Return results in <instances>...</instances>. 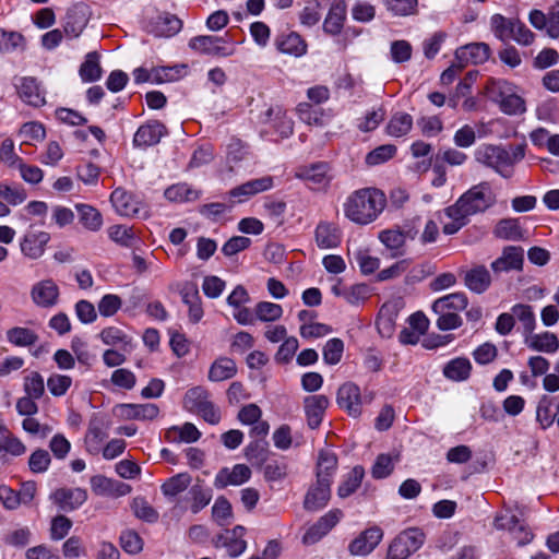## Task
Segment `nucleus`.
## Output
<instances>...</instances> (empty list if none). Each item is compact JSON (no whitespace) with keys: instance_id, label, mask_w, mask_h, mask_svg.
<instances>
[{"instance_id":"36","label":"nucleus","mask_w":559,"mask_h":559,"mask_svg":"<svg viewBox=\"0 0 559 559\" xmlns=\"http://www.w3.org/2000/svg\"><path fill=\"white\" fill-rule=\"evenodd\" d=\"M472 365L466 358H455L448 362L443 369L444 376L453 381H463L469 377Z\"/></svg>"},{"instance_id":"23","label":"nucleus","mask_w":559,"mask_h":559,"mask_svg":"<svg viewBox=\"0 0 559 559\" xmlns=\"http://www.w3.org/2000/svg\"><path fill=\"white\" fill-rule=\"evenodd\" d=\"M120 415L128 420H153L159 414L156 404H121L118 406Z\"/></svg>"},{"instance_id":"26","label":"nucleus","mask_w":559,"mask_h":559,"mask_svg":"<svg viewBox=\"0 0 559 559\" xmlns=\"http://www.w3.org/2000/svg\"><path fill=\"white\" fill-rule=\"evenodd\" d=\"M50 236L46 231L27 234L21 242V250L26 257L38 259L44 254Z\"/></svg>"},{"instance_id":"16","label":"nucleus","mask_w":559,"mask_h":559,"mask_svg":"<svg viewBox=\"0 0 559 559\" xmlns=\"http://www.w3.org/2000/svg\"><path fill=\"white\" fill-rule=\"evenodd\" d=\"M51 499L63 511L79 509L86 500L87 492L83 488H59L53 491Z\"/></svg>"},{"instance_id":"35","label":"nucleus","mask_w":559,"mask_h":559,"mask_svg":"<svg viewBox=\"0 0 559 559\" xmlns=\"http://www.w3.org/2000/svg\"><path fill=\"white\" fill-rule=\"evenodd\" d=\"M166 437L171 441L191 443L200 439L201 432L193 424L186 423L182 426H174L169 428Z\"/></svg>"},{"instance_id":"47","label":"nucleus","mask_w":559,"mask_h":559,"mask_svg":"<svg viewBox=\"0 0 559 559\" xmlns=\"http://www.w3.org/2000/svg\"><path fill=\"white\" fill-rule=\"evenodd\" d=\"M181 21L175 15H160L156 21L155 32L157 36L170 37L181 29Z\"/></svg>"},{"instance_id":"62","label":"nucleus","mask_w":559,"mask_h":559,"mask_svg":"<svg viewBox=\"0 0 559 559\" xmlns=\"http://www.w3.org/2000/svg\"><path fill=\"white\" fill-rule=\"evenodd\" d=\"M324 9L322 0H313L300 13V22L304 25L312 26L321 19V11Z\"/></svg>"},{"instance_id":"15","label":"nucleus","mask_w":559,"mask_h":559,"mask_svg":"<svg viewBox=\"0 0 559 559\" xmlns=\"http://www.w3.org/2000/svg\"><path fill=\"white\" fill-rule=\"evenodd\" d=\"M324 9L328 8L329 12L323 23V29L330 35H337L341 33L346 16V5L342 0H322Z\"/></svg>"},{"instance_id":"6","label":"nucleus","mask_w":559,"mask_h":559,"mask_svg":"<svg viewBox=\"0 0 559 559\" xmlns=\"http://www.w3.org/2000/svg\"><path fill=\"white\" fill-rule=\"evenodd\" d=\"M189 47L203 55L214 57H229L235 53V47L229 45L224 37L200 35L189 40Z\"/></svg>"},{"instance_id":"19","label":"nucleus","mask_w":559,"mask_h":559,"mask_svg":"<svg viewBox=\"0 0 559 559\" xmlns=\"http://www.w3.org/2000/svg\"><path fill=\"white\" fill-rule=\"evenodd\" d=\"M165 126L158 121H151L141 126L134 136L133 144L136 147H147L157 144L165 135Z\"/></svg>"},{"instance_id":"61","label":"nucleus","mask_w":559,"mask_h":559,"mask_svg":"<svg viewBox=\"0 0 559 559\" xmlns=\"http://www.w3.org/2000/svg\"><path fill=\"white\" fill-rule=\"evenodd\" d=\"M120 545L122 549L131 555L139 554L143 549V540L134 531L127 530L121 533Z\"/></svg>"},{"instance_id":"37","label":"nucleus","mask_w":559,"mask_h":559,"mask_svg":"<svg viewBox=\"0 0 559 559\" xmlns=\"http://www.w3.org/2000/svg\"><path fill=\"white\" fill-rule=\"evenodd\" d=\"M413 127V118L405 112L394 114L386 124V132L391 136H403L407 134Z\"/></svg>"},{"instance_id":"21","label":"nucleus","mask_w":559,"mask_h":559,"mask_svg":"<svg viewBox=\"0 0 559 559\" xmlns=\"http://www.w3.org/2000/svg\"><path fill=\"white\" fill-rule=\"evenodd\" d=\"M490 53L489 46L484 43H474L462 46L456 49L455 57L464 66L479 64L488 60Z\"/></svg>"},{"instance_id":"5","label":"nucleus","mask_w":559,"mask_h":559,"mask_svg":"<svg viewBox=\"0 0 559 559\" xmlns=\"http://www.w3.org/2000/svg\"><path fill=\"white\" fill-rule=\"evenodd\" d=\"M110 203L120 216L147 218L148 209L145 203L122 188H117L110 194Z\"/></svg>"},{"instance_id":"34","label":"nucleus","mask_w":559,"mask_h":559,"mask_svg":"<svg viewBox=\"0 0 559 559\" xmlns=\"http://www.w3.org/2000/svg\"><path fill=\"white\" fill-rule=\"evenodd\" d=\"M187 66L156 67L151 69L152 83L162 84L174 82L186 75Z\"/></svg>"},{"instance_id":"3","label":"nucleus","mask_w":559,"mask_h":559,"mask_svg":"<svg viewBox=\"0 0 559 559\" xmlns=\"http://www.w3.org/2000/svg\"><path fill=\"white\" fill-rule=\"evenodd\" d=\"M495 202L490 187L486 182H481L472 187L459 200L451 205L452 212L461 214L464 218L468 219L469 216L486 211Z\"/></svg>"},{"instance_id":"58","label":"nucleus","mask_w":559,"mask_h":559,"mask_svg":"<svg viewBox=\"0 0 559 559\" xmlns=\"http://www.w3.org/2000/svg\"><path fill=\"white\" fill-rule=\"evenodd\" d=\"M190 484V476L187 474H178L169 478L162 486V491L165 496L174 497L188 488Z\"/></svg>"},{"instance_id":"56","label":"nucleus","mask_w":559,"mask_h":559,"mask_svg":"<svg viewBox=\"0 0 559 559\" xmlns=\"http://www.w3.org/2000/svg\"><path fill=\"white\" fill-rule=\"evenodd\" d=\"M388 11L394 16H408L415 14L417 0H383Z\"/></svg>"},{"instance_id":"46","label":"nucleus","mask_w":559,"mask_h":559,"mask_svg":"<svg viewBox=\"0 0 559 559\" xmlns=\"http://www.w3.org/2000/svg\"><path fill=\"white\" fill-rule=\"evenodd\" d=\"M102 70L96 52H88L80 68V75L84 82H94L100 78Z\"/></svg>"},{"instance_id":"27","label":"nucleus","mask_w":559,"mask_h":559,"mask_svg":"<svg viewBox=\"0 0 559 559\" xmlns=\"http://www.w3.org/2000/svg\"><path fill=\"white\" fill-rule=\"evenodd\" d=\"M525 344L533 350L543 352L546 354H552L559 349V340L556 334L550 332H543L537 334L532 332L526 335Z\"/></svg>"},{"instance_id":"60","label":"nucleus","mask_w":559,"mask_h":559,"mask_svg":"<svg viewBox=\"0 0 559 559\" xmlns=\"http://www.w3.org/2000/svg\"><path fill=\"white\" fill-rule=\"evenodd\" d=\"M74 212L63 205H53L50 210L51 224L64 228L74 222Z\"/></svg>"},{"instance_id":"18","label":"nucleus","mask_w":559,"mask_h":559,"mask_svg":"<svg viewBox=\"0 0 559 559\" xmlns=\"http://www.w3.org/2000/svg\"><path fill=\"white\" fill-rule=\"evenodd\" d=\"M31 296L37 306L49 308L57 304L59 288L52 280H44L32 287Z\"/></svg>"},{"instance_id":"4","label":"nucleus","mask_w":559,"mask_h":559,"mask_svg":"<svg viewBox=\"0 0 559 559\" xmlns=\"http://www.w3.org/2000/svg\"><path fill=\"white\" fill-rule=\"evenodd\" d=\"M425 542V534L418 528L401 532L389 545L385 559H407Z\"/></svg>"},{"instance_id":"57","label":"nucleus","mask_w":559,"mask_h":559,"mask_svg":"<svg viewBox=\"0 0 559 559\" xmlns=\"http://www.w3.org/2000/svg\"><path fill=\"white\" fill-rule=\"evenodd\" d=\"M10 343L16 346H29L36 343L37 335L26 328H13L7 333Z\"/></svg>"},{"instance_id":"53","label":"nucleus","mask_w":559,"mask_h":559,"mask_svg":"<svg viewBox=\"0 0 559 559\" xmlns=\"http://www.w3.org/2000/svg\"><path fill=\"white\" fill-rule=\"evenodd\" d=\"M343 353L344 342L341 338H331L323 346V360L328 365H336L341 361Z\"/></svg>"},{"instance_id":"32","label":"nucleus","mask_w":559,"mask_h":559,"mask_svg":"<svg viewBox=\"0 0 559 559\" xmlns=\"http://www.w3.org/2000/svg\"><path fill=\"white\" fill-rule=\"evenodd\" d=\"M237 372L236 362L228 357H219L210 367L207 378L212 382L231 379Z\"/></svg>"},{"instance_id":"63","label":"nucleus","mask_w":559,"mask_h":559,"mask_svg":"<svg viewBox=\"0 0 559 559\" xmlns=\"http://www.w3.org/2000/svg\"><path fill=\"white\" fill-rule=\"evenodd\" d=\"M23 430L31 435L38 437L40 439L47 438L52 432V427L47 424H40L34 417H26L22 421Z\"/></svg>"},{"instance_id":"50","label":"nucleus","mask_w":559,"mask_h":559,"mask_svg":"<svg viewBox=\"0 0 559 559\" xmlns=\"http://www.w3.org/2000/svg\"><path fill=\"white\" fill-rule=\"evenodd\" d=\"M513 90L514 86L511 83L497 79H490L485 86L488 97L497 104Z\"/></svg>"},{"instance_id":"41","label":"nucleus","mask_w":559,"mask_h":559,"mask_svg":"<svg viewBox=\"0 0 559 559\" xmlns=\"http://www.w3.org/2000/svg\"><path fill=\"white\" fill-rule=\"evenodd\" d=\"M165 198L173 202H189L199 198V192L187 183L173 185L165 190Z\"/></svg>"},{"instance_id":"44","label":"nucleus","mask_w":559,"mask_h":559,"mask_svg":"<svg viewBox=\"0 0 559 559\" xmlns=\"http://www.w3.org/2000/svg\"><path fill=\"white\" fill-rule=\"evenodd\" d=\"M47 389L55 397H61L67 394L72 385V378L67 374L51 373L47 379Z\"/></svg>"},{"instance_id":"29","label":"nucleus","mask_w":559,"mask_h":559,"mask_svg":"<svg viewBox=\"0 0 559 559\" xmlns=\"http://www.w3.org/2000/svg\"><path fill=\"white\" fill-rule=\"evenodd\" d=\"M80 224L87 230L96 233L102 229L104 219L102 213L94 206L85 203H76Z\"/></svg>"},{"instance_id":"42","label":"nucleus","mask_w":559,"mask_h":559,"mask_svg":"<svg viewBox=\"0 0 559 559\" xmlns=\"http://www.w3.org/2000/svg\"><path fill=\"white\" fill-rule=\"evenodd\" d=\"M210 393L202 386L190 389L185 395V406L191 412H198L210 402Z\"/></svg>"},{"instance_id":"17","label":"nucleus","mask_w":559,"mask_h":559,"mask_svg":"<svg viewBox=\"0 0 559 559\" xmlns=\"http://www.w3.org/2000/svg\"><path fill=\"white\" fill-rule=\"evenodd\" d=\"M330 498L331 483L316 479L306 493L304 507L309 511H317L325 507Z\"/></svg>"},{"instance_id":"25","label":"nucleus","mask_w":559,"mask_h":559,"mask_svg":"<svg viewBox=\"0 0 559 559\" xmlns=\"http://www.w3.org/2000/svg\"><path fill=\"white\" fill-rule=\"evenodd\" d=\"M337 456L332 450H320L316 466L317 479L332 484L333 476L337 469Z\"/></svg>"},{"instance_id":"2","label":"nucleus","mask_w":559,"mask_h":559,"mask_svg":"<svg viewBox=\"0 0 559 559\" xmlns=\"http://www.w3.org/2000/svg\"><path fill=\"white\" fill-rule=\"evenodd\" d=\"M526 144L500 145L487 144L480 146L475 154L476 160L489 168H492L503 178H511L514 174V165L525 156Z\"/></svg>"},{"instance_id":"12","label":"nucleus","mask_w":559,"mask_h":559,"mask_svg":"<svg viewBox=\"0 0 559 559\" xmlns=\"http://www.w3.org/2000/svg\"><path fill=\"white\" fill-rule=\"evenodd\" d=\"M93 492L97 496L105 497H123L131 491V486L104 475H95L90 480Z\"/></svg>"},{"instance_id":"14","label":"nucleus","mask_w":559,"mask_h":559,"mask_svg":"<svg viewBox=\"0 0 559 559\" xmlns=\"http://www.w3.org/2000/svg\"><path fill=\"white\" fill-rule=\"evenodd\" d=\"M273 185V178L270 176L252 179L231 189L229 197L236 199L238 203H242L255 194L271 189Z\"/></svg>"},{"instance_id":"28","label":"nucleus","mask_w":559,"mask_h":559,"mask_svg":"<svg viewBox=\"0 0 559 559\" xmlns=\"http://www.w3.org/2000/svg\"><path fill=\"white\" fill-rule=\"evenodd\" d=\"M316 243L321 249H333L341 243V231L336 225L321 222L316 228Z\"/></svg>"},{"instance_id":"9","label":"nucleus","mask_w":559,"mask_h":559,"mask_svg":"<svg viewBox=\"0 0 559 559\" xmlns=\"http://www.w3.org/2000/svg\"><path fill=\"white\" fill-rule=\"evenodd\" d=\"M383 538V532L378 526L369 527L362 531L348 545V551L352 556L365 557L373 551Z\"/></svg>"},{"instance_id":"51","label":"nucleus","mask_w":559,"mask_h":559,"mask_svg":"<svg viewBox=\"0 0 559 559\" xmlns=\"http://www.w3.org/2000/svg\"><path fill=\"white\" fill-rule=\"evenodd\" d=\"M513 318H516L523 325L524 332L532 333L535 329L536 320L533 308L528 305L518 304L512 308Z\"/></svg>"},{"instance_id":"52","label":"nucleus","mask_w":559,"mask_h":559,"mask_svg":"<svg viewBox=\"0 0 559 559\" xmlns=\"http://www.w3.org/2000/svg\"><path fill=\"white\" fill-rule=\"evenodd\" d=\"M134 515L148 523L156 522L158 512L142 497H136L131 503Z\"/></svg>"},{"instance_id":"48","label":"nucleus","mask_w":559,"mask_h":559,"mask_svg":"<svg viewBox=\"0 0 559 559\" xmlns=\"http://www.w3.org/2000/svg\"><path fill=\"white\" fill-rule=\"evenodd\" d=\"M498 104L501 111L510 116L522 115L526 110L524 99L519 96L514 90L508 93L504 98L500 99Z\"/></svg>"},{"instance_id":"49","label":"nucleus","mask_w":559,"mask_h":559,"mask_svg":"<svg viewBox=\"0 0 559 559\" xmlns=\"http://www.w3.org/2000/svg\"><path fill=\"white\" fill-rule=\"evenodd\" d=\"M307 51V44L298 33L292 32L282 40V52L301 57Z\"/></svg>"},{"instance_id":"20","label":"nucleus","mask_w":559,"mask_h":559,"mask_svg":"<svg viewBox=\"0 0 559 559\" xmlns=\"http://www.w3.org/2000/svg\"><path fill=\"white\" fill-rule=\"evenodd\" d=\"M304 403L308 426L311 429L318 428L330 404L328 396L322 394L309 395Z\"/></svg>"},{"instance_id":"31","label":"nucleus","mask_w":559,"mask_h":559,"mask_svg":"<svg viewBox=\"0 0 559 559\" xmlns=\"http://www.w3.org/2000/svg\"><path fill=\"white\" fill-rule=\"evenodd\" d=\"M182 301L188 306L189 320L198 323L203 318V308L198 288L194 285H187L181 290Z\"/></svg>"},{"instance_id":"39","label":"nucleus","mask_w":559,"mask_h":559,"mask_svg":"<svg viewBox=\"0 0 559 559\" xmlns=\"http://www.w3.org/2000/svg\"><path fill=\"white\" fill-rule=\"evenodd\" d=\"M365 471L361 466H355L337 488L341 498L350 496L360 486Z\"/></svg>"},{"instance_id":"59","label":"nucleus","mask_w":559,"mask_h":559,"mask_svg":"<svg viewBox=\"0 0 559 559\" xmlns=\"http://www.w3.org/2000/svg\"><path fill=\"white\" fill-rule=\"evenodd\" d=\"M248 154L246 145L238 139H233L227 146V163L229 169L233 170L240 162H242Z\"/></svg>"},{"instance_id":"13","label":"nucleus","mask_w":559,"mask_h":559,"mask_svg":"<svg viewBox=\"0 0 559 559\" xmlns=\"http://www.w3.org/2000/svg\"><path fill=\"white\" fill-rule=\"evenodd\" d=\"M465 287L475 294H483L491 285V275L483 264H475L468 270L461 272Z\"/></svg>"},{"instance_id":"45","label":"nucleus","mask_w":559,"mask_h":559,"mask_svg":"<svg viewBox=\"0 0 559 559\" xmlns=\"http://www.w3.org/2000/svg\"><path fill=\"white\" fill-rule=\"evenodd\" d=\"M23 389L25 395L39 400L45 393V381L37 371H32L24 377Z\"/></svg>"},{"instance_id":"24","label":"nucleus","mask_w":559,"mask_h":559,"mask_svg":"<svg viewBox=\"0 0 559 559\" xmlns=\"http://www.w3.org/2000/svg\"><path fill=\"white\" fill-rule=\"evenodd\" d=\"M19 96L31 106L39 107L45 104V94L34 78H22L17 85Z\"/></svg>"},{"instance_id":"8","label":"nucleus","mask_w":559,"mask_h":559,"mask_svg":"<svg viewBox=\"0 0 559 559\" xmlns=\"http://www.w3.org/2000/svg\"><path fill=\"white\" fill-rule=\"evenodd\" d=\"M342 518V510H330L307 530L302 537L304 544L312 545L318 543L341 521Z\"/></svg>"},{"instance_id":"33","label":"nucleus","mask_w":559,"mask_h":559,"mask_svg":"<svg viewBox=\"0 0 559 559\" xmlns=\"http://www.w3.org/2000/svg\"><path fill=\"white\" fill-rule=\"evenodd\" d=\"M406 237L414 238L415 234L407 231L402 233L397 229H385L379 234L380 241L392 251V257H399L403 254V247L405 245Z\"/></svg>"},{"instance_id":"54","label":"nucleus","mask_w":559,"mask_h":559,"mask_svg":"<svg viewBox=\"0 0 559 559\" xmlns=\"http://www.w3.org/2000/svg\"><path fill=\"white\" fill-rule=\"evenodd\" d=\"M108 237L122 247H131L134 240L132 227L127 225H114L107 229Z\"/></svg>"},{"instance_id":"7","label":"nucleus","mask_w":559,"mask_h":559,"mask_svg":"<svg viewBox=\"0 0 559 559\" xmlns=\"http://www.w3.org/2000/svg\"><path fill=\"white\" fill-rule=\"evenodd\" d=\"M295 176L305 180L313 190H325L333 179L331 167L324 162L300 167L295 173Z\"/></svg>"},{"instance_id":"11","label":"nucleus","mask_w":559,"mask_h":559,"mask_svg":"<svg viewBox=\"0 0 559 559\" xmlns=\"http://www.w3.org/2000/svg\"><path fill=\"white\" fill-rule=\"evenodd\" d=\"M336 402L341 408L354 418L361 414L360 389L353 382H346L338 388Z\"/></svg>"},{"instance_id":"38","label":"nucleus","mask_w":559,"mask_h":559,"mask_svg":"<svg viewBox=\"0 0 559 559\" xmlns=\"http://www.w3.org/2000/svg\"><path fill=\"white\" fill-rule=\"evenodd\" d=\"M26 452V445L21 439L9 432H4L0 439V459H3L5 454L12 456H21Z\"/></svg>"},{"instance_id":"40","label":"nucleus","mask_w":559,"mask_h":559,"mask_svg":"<svg viewBox=\"0 0 559 559\" xmlns=\"http://www.w3.org/2000/svg\"><path fill=\"white\" fill-rule=\"evenodd\" d=\"M495 235L499 238L508 240L523 239V231L521 229L520 223L514 218L501 219L495 228Z\"/></svg>"},{"instance_id":"22","label":"nucleus","mask_w":559,"mask_h":559,"mask_svg":"<svg viewBox=\"0 0 559 559\" xmlns=\"http://www.w3.org/2000/svg\"><path fill=\"white\" fill-rule=\"evenodd\" d=\"M523 250L520 247L510 246L504 248L502 255L491 263L495 273L522 270Z\"/></svg>"},{"instance_id":"43","label":"nucleus","mask_w":559,"mask_h":559,"mask_svg":"<svg viewBox=\"0 0 559 559\" xmlns=\"http://www.w3.org/2000/svg\"><path fill=\"white\" fill-rule=\"evenodd\" d=\"M212 518L219 526L229 525L233 519L230 502L223 496L216 498L212 507Z\"/></svg>"},{"instance_id":"55","label":"nucleus","mask_w":559,"mask_h":559,"mask_svg":"<svg viewBox=\"0 0 559 559\" xmlns=\"http://www.w3.org/2000/svg\"><path fill=\"white\" fill-rule=\"evenodd\" d=\"M515 20H509L501 14H495L490 19V26L496 35L502 41L509 40L512 35V26Z\"/></svg>"},{"instance_id":"64","label":"nucleus","mask_w":559,"mask_h":559,"mask_svg":"<svg viewBox=\"0 0 559 559\" xmlns=\"http://www.w3.org/2000/svg\"><path fill=\"white\" fill-rule=\"evenodd\" d=\"M354 259L358 264L361 273L366 275L372 274L380 266L379 259L370 255L366 250H357L354 252Z\"/></svg>"},{"instance_id":"10","label":"nucleus","mask_w":559,"mask_h":559,"mask_svg":"<svg viewBox=\"0 0 559 559\" xmlns=\"http://www.w3.org/2000/svg\"><path fill=\"white\" fill-rule=\"evenodd\" d=\"M251 468L246 464H235L233 467L221 468L214 478V486L224 489L228 486H241L251 478Z\"/></svg>"},{"instance_id":"1","label":"nucleus","mask_w":559,"mask_h":559,"mask_svg":"<svg viewBox=\"0 0 559 559\" xmlns=\"http://www.w3.org/2000/svg\"><path fill=\"white\" fill-rule=\"evenodd\" d=\"M386 198L376 188L354 191L344 202V215L357 225H368L384 210Z\"/></svg>"},{"instance_id":"30","label":"nucleus","mask_w":559,"mask_h":559,"mask_svg":"<svg viewBox=\"0 0 559 559\" xmlns=\"http://www.w3.org/2000/svg\"><path fill=\"white\" fill-rule=\"evenodd\" d=\"M468 305L467 296L464 293H453L447 296L440 297L433 301L431 309L432 312H455L466 309Z\"/></svg>"}]
</instances>
